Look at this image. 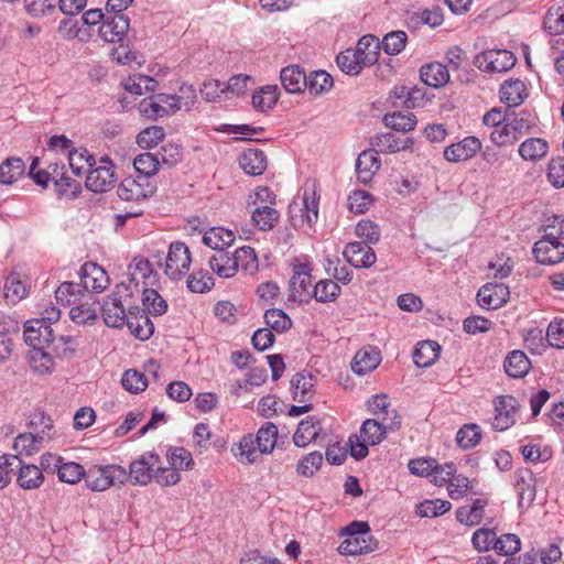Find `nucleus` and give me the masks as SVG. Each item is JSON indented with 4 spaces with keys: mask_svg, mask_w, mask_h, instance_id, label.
<instances>
[{
    "mask_svg": "<svg viewBox=\"0 0 564 564\" xmlns=\"http://www.w3.org/2000/svg\"><path fill=\"white\" fill-rule=\"evenodd\" d=\"M237 269L241 268L245 272L253 274L258 270V259L254 250L249 246H243L232 253Z\"/></svg>",
    "mask_w": 564,
    "mask_h": 564,
    "instance_id": "09e8293b",
    "label": "nucleus"
},
{
    "mask_svg": "<svg viewBox=\"0 0 564 564\" xmlns=\"http://www.w3.org/2000/svg\"><path fill=\"white\" fill-rule=\"evenodd\" d=\"M43 443L33 432L21 433L14 438L13 455H17L18 459L20 456H32L40 452Z\"/></svg>",
    "mask_w": 564,
    "mask_h": 564,
    "instance_id": "e433bc0d",
    "label": "nucleus"
},
{
    "mask_svg": "<svg viewBox=\"0 0 564 564\" xmlns=\"http://www.w3.org/2000/svg\"><path fill=\"white\" fill-rule=\"evenodd\" d=\"M293 275L290 279V299L294 302H306L312 296L311 269L306 263L293 264Z\"/></svg>",
    "mask_w": 564,
    "mask_h": 564,
    "instance_id": "1a4fd4ad",
    "label": "nucleus"
},
{
    "mask_svg": "<svg viewBox=\"0 0 564 564\" xmlns=\"http://www.w3.org/2000/svg\"><path fill=\"white\" fill-rule=\"evenodd\" d=\"M24 340L33 348L50 346L53 341V329L45 321L32 319L24 325Z\"/></svg>",
    "mask_w": 564,
    "mask_h": 564,
    "instance_id": "4468645a",
    "label": "nucleus"
},
{
    "mask_svg": "<svg viewBox=\"0 0 564 564\" xmlns=\"http://www.w3.org/2000/svg\"><path fill=\"white\" fill-rule=\"evenodd\" d=\"M128 481L127 470L120 465L91 466L86 470L85 484L91 491L101 492L113 485Z\"/></svg>",
    "mask_w": 564,
    "mask_h": 564,
    "instance_id": "f03ea898",
    "label": "nucleus"
},
{
    "mask_svg": "<svg viewBox=\"0 0 564 564\" xmlns=\"http://www.w3.org/2000/svg\"><path fill=\"white\" fill-rule=\"evenodd\" d=\"M68 162L73 173L77 176L87 173L96 164L94 155L84 148L70 150Z\"/></svg>",
    "mask_w": 564,
    "mask_h": 564,
    "instance_id": "ea45409f",
    "label": "nucleus"
},
{
    "mask_svg": "<svg viewBox=\"0 0 564 564\" xmlns=\"http://www.w3.org/2000/svg\"><path fill=\"white\" fill-rule=\"evenodd\" d=\"M279 213L276 209L263 206L258 207L251 215L252 223L260 230H270L279 219Z\"/></svg>",
    "mask_w": 564,
    "mask_h": 564,
    "instance_id": "3c124183",
    "label": "nucleus"
},
{
    "mask_svg": "<svg viewBox=\"0 0 564 564\" xmlns=\"http://www.w3.org/2000/svg\"><path fill=\"white\" fill-rule=\"evenodd\" d=\"M544 29L552 34L564 33V6L549 9L544 18Z\"/></svg>",
    "mask_w": 564,
    "mask_h": 564,
    "instance_id": "774afa93",
    "label": "nucleus"
},
{
    "mask_svg": "<svg viewBox=\"0 0 564 564\" xmlns=\"http://www.w3.org/2000/svg\"><path fill=\"white\" fill-rule=\"evenodd\" d=\"M408 35L404 31H392L382 39V48L389 55L400 54L406 44Z\"/></svg>",
    "mask_w": 564,
    "mask_h": 564,
    "instance_id": "69168bd1",
    "label": "nucleus"
},
{
    "mask_svg": "<svg viewBox=\"0 0 564 564\" xmlns=\"http://www.w3.org/2000/svg\"><path fill=\"white\" fill-rule=\"evenodd\" d=\"M393 417L388 421L387 417L381 419H367L360 429V436L368 443V445H377L386 436L388 431H395L400 427L401 421L399 420L397 412L392 411Z\"/></svg>",
    "mask_w": 564,
    "mask_h": 564,
    "instance_id": "423d86ee",
    "label": "nucleus"
},
{
    "mask_svg": "<svg viewBox=\"0 0 564 564\" xmlns=\"http://www.w3.org/2000/svg\"><path fill=\"white\" fill-rule=\"evenodd\" d=\"M129 30V19L124 14L107 17L99 26V36L108 43L121 42Z\"/></svg>",
    "mask_w": 564,
    "mask_h": 564,
    "instance_id": "ddd939ff",
    "label": "nucleus"
},
{
    "mask_svg": "<svg viewBox=\"0 0 564 564\" xmlns=\"http://www.w3.org/2000/svg\"><path fill=\"white\" fill-rule=\"evenodd\" d=\"M293 400L305 403L315 394V378L312 373L299 372L291 380Z\"/></svg>",
    "mask_w": 564,
    "mask_h": 564,
    "instance_id": "aec40b11",
    "label": "nucleus"
},
{
    "mask_svg": "<svg viewBox=\"0 0 564 564\" xmlns=\"http://www.w3.org/2000/svg\"><path fill=\"white\" fill-rule=\"evenodd\" d=\"M321 431L319 420L316 416H310L299 423L297 430L293 435V442L299 447H305L317 438Z\"/></svg>",
    "mask_w": 564,
    "mask_h": 564,
    "instance_id": "cd10ccee",
    "label": "nucleus"
},
{
    "mask_svg": "<svg viewBox=\"0 0 564 564\" xmlns=\"http://www.w3.org/2000/svg\"><path fill=\"white\" fill-rule=\"evenodd\" d=\"M533 253L539 263L555 264L564 259V243L550 232L534 243Z\"/></svg>",
    "mask_w": 564,
    "mask_h": 564,
    "instance_id": "0eeeda50",
    "label": "nucleus"
},
{
    "mask_svg": "<svg viewBox=\"0 0 564 564\" xmlns=\"http://www.w3.org/2000/svg\"><path fill=\"white\" fill-rule=\"evenodd\" d=\"M509 289L503 283H488L477 293L478 304L488 310L501 307L509 299Z\"/></svg>",
    "mask_w": 564,
    "mask_h": 564,
    "instance_id": "dca6fc26",
    "label": "nucleus"
},
{
    "mask_svg": "<svg viewBox=\"0 0 564 564\" xmlns=\"http://www.w3.org/2000/svg\"><path fill=\"white\" fill-rule=\"evenodd\" d=\"M531 362L522 350L510 351L503 361V369L508 377L519 379L527 376Z\"/></svg>",
    "mask_w": 564,
    "mask_h": 564,
    "instance_id": "b1692460",
    "label": "nucleus"
},
{
    "mask_svg": "<svg viewBox=\"0 0 564 564\" xmlns=\"http://www.w3.org/2000/svg\"><path fill=\"white\" fill-rule=\"evenodd\" d=\"M485 513V502L476 499L471 506H463L456 510V519L464 525L475 527L478 525Z\"/></svg>",
    "mask_w": 564,
    "mask_h": 564,
    "instance_id": "58836bf2",
    "label": "nucleus"
},
{
    "mask_svg": "<svg viewBox=\"0 0 564 564\" xmlns=\"http://www.w3.org/2000/svg\"><path fill=\"white\" fill-rule=\"evenodd\" d=\"M264 321L268 328L276 333H283L291 328L292 321L288 314L280 308H270L264 313Z\"/></svg>",
    "mask_w": 564,
    "mask_h": 564,
    "instance_id": "4d7b16f0",
    "label": "nucleus"
},
{
    "mask_svg": "<svg viewBox=\"0 0 564 564\" xmlns=\"http://www.w3.org/2000/svg\"><path fill=\"white\" fill-rule=\"evenodd\" d=\"M235 457L242 464H251L257 459V451L254 447V440L251 435L243 436L232 447Z\"/></svg>",
    "mask_w": 564,
    "mask_h": 564,
    "instance_id": "8fccbe9b",
    "label": "nucleus"
},
{
    "mask_svg": "<svg viewBox=\"0 0 564 564\" xmlns=\"http://www.w3.org/2000/svg\"><path fill=\"white\" fill-rule=\"evenodd\" d=\"M533 127L534 122L528 113H507L503 124L491 131L490 140L498 147L512 145Z\"/></svg>",
    "mask_w": 564,
    "mask_h": 564,
    "instance_id": "f257e3e1",
    "label": "nucleus"
},
{
    "mask_svg": "<svg viewBox=\"0 0 564 564\" xmlns=\"http://www.w3.org/2000/svg\"><path fill=\"white\" fill-rule=\"evenodd\" d=\"M128 295H130V286L126 283H119L104 301L100 310L107 326L119 328L127 323L128 313L123 304V296Z\"/></svg>",
    "mask_w": 564,
    "mask_h": 564,
    "instance_id": "7ed1b4c3",
    "label": "nucleus"
},
{
    "mask_svg": "<svg viewBox=\"0 0 564 564\" xmlns=\"http://www.w3.org/2000/svg\"><path fill=\"white\" fill-rule=\"evenodd\" d=\"M416 117L411 112H393L391 115L384 116L386 126L400 132H408L413 130L416 126Z\"/></svg>",
    "mask_w": 564,
    "mask_h": 564,
    "instance_id": "864d4df0",
    "label": "nucleus"
},
{
    "mask_svg": "<svg viewBox=\"0 0 564 564\" xmlns=\"http://www.w3.org/2000/svg\"><path fill=\"white\" fill-rule=\"evenodd\" d=\"M525 96V86L520 79L508 80L501 86L500 98L509 107L520 105Z\"/></svg>",
    "mask_w": 564,
    "mask_h": 564,
    "instance_id": "a19ab883",
    "label": "nucleus"
},
{
    "mask_svg": "<svg viewBox=\"0 0 564 564\" xmlns=\"http://www.w3.org/2000/svg\"><path fill=\"white\" fill-rule=\"evenodd\" d=\"M30 364L41 375L50 372L54 367L53 358L45 351V347L33 348L30 351Z\"/></svg>",
    "mask_w": 564,
    "mask_h": 564,
    "instance_id": "338daca9",
    "label": "nucleus"
},
{
    "mask_svg": "<svg viewBox=\"0 0 564 564\" xmlns=\"http://www.w3.org/2000/svg\"><path fill=\"white\" fill-rule=\"evenodd\" d=\"M25 172V164L19 158H9L0 165V183L11 185Z\"/></svg>",
    "mask_w": 564,
    "mask_h": 564,
    "instance_id": "79ce46f5",
    "label": "nucleus"
},
{
    "mask_svg": "<svg viewBox=\"0 0 564 564\" xmlns=\"http://www.w3.org/2000/svg\"><path fill=\"white\" fill-rule=\"evenodd\" d=\"M159 463V455L144 453L130 464L129 471H127L128 480L130 479L133 485H148L154 478L155 468Z\"/></svg>",
    "mask_w": 564,
    "mask_h": 564,
    "instance_id": "6e6552de",
    "label": "nucleus"
},
{
    "mask_svg": "<svg viewBox=\"0 0 564 564\" xmlns=\"http://www.w3.org/2000/svg\"><path fill=\"white\" fill-rule=\"evenodd\" d=\"M549 152V142L542 138H529L524 140L520 145L518 153L524 160L529 162H538L544 159Z\"/></svg>",
    "mask_w": 564,
    "mask_h": 564,
    "instance_id": "bb28decb",
    "label": "nucleus"
},
{
    "mask_svg": "<svg viewBox=\"0 0 564 564\" xmlns=\"http://www.w3.org/2000/svg\"><path fill=\"white\" fill-rule=\"evenodd\" d=\"M481 149V142L476 137H466L457 143L445 148L444 156L449 162H462L471 159Z\"/></svg>",
    "mask_w": 564,
    "mask_h": 564,
    "instance_id": "f3484780",
    "label": "nucleus"
},
{
    "mask_svg": "<svg viewBox=\"0 0 564 564\" xmlns=\"http://www.w3.org/2000/svg\"><path fill=\"white\" fill-rule=\"evenodd\" d=\"M340 292L339 285L332 280H322L312 290V296L317 302L326 303L335 301Z\"/></svg>",
    "mask_w": 564,
    "mask_h": 564,
    "instance_id": "052dcab7",
    "label": "nucleus"
},
{
    "mask_svg": "<svg viewBox=\"0 0 564 564\" xmlns=\"http://www.w3.org/2000/svg\"><path fill=\"white\" fill-rule=\"evenodd\" d=\"M380 44L378 39L375 35H365L362 36L354 51L357 56L361 59L360 63H364L366 66H371L377 63L379 57Z\"/></svg>",
    "mask_w": 564,
    "mask_h": 564,
    "instance_id": "2f4dec72",
    "label": "nucleus"
},
{
    "mask_svg": "<svg viewBox=\"0 0 564 564\" xmlns=\"http://www.w3.org/2000/svg\"><path fill=\"white\" fill-rule=\"evenodd\" d=\"M420 78L427 86L440 88L449 82V72L444 64L440 62H433L421 67Z\"/></svg>",
    "mask_w": 564,
    "mask_h": 564,
    "instance_id": "4be33fe9",
    "label": "nucleus"
},
{
    "mask_svg": "<svg viewBox=\"0 0 564 564\" xmlns=\"http://www.w3.org/2000/svg\"><path fill=\"white\" fill-rule=\"evenodd\" d=\"M451 508V502L446 500H425L417 506L416 512L422 518H434L446 513Z\"/></svg>",
    "mask_w": 564,
    "mask_h": 564,
    "instance_id": "0e129e2a",
    "label": "nucleus"
},
{
    "mask_svg": "<svg viewBox=\"0 0 564 564\" xmlns=\"http://www.w3.org/2000/svg\"><path fill=\"white\" fill-rule=\"evenodd\" d=\"M102 165L91 167L87 172L86 187L95 193H104L110 189L116 182L108 158L101 159Z\"/></svg>",
    "mask_w": 564,
    "mask_h": 564,
    "instance_id": "f8f14e48",
    "label": "nucleus"
},
{
    "mask_svg": "<svg viewBox=\"0 0 564 564\" xmlns=\"http://www.w3.org/2000/svg\"><path fill=\"white\" fill-rule=\"evenodd\" d=\"M333 86L332 76L325 70L313 72L307 77L306 88L311 95L317 96L327 93Z\"/></svg>",
    "mask_w": 564,
    "mask_h": 564,
    "instance_id": "5fc2aeb1",
    "label": "nucleus"
},
{
    "mask_svg": "<svg viewBox=\"0 0 564 564\" xmlns=\"http://www.w3.org/2000/svg\"><path fill=\"white\" fill-rule=\"evenodd\" d=\"M495 416L491 426L495 431H506L511 427L516 422V414L518 411V402L511 395H500L495 402Z\"/></svg>",
    "mask_w": 564,
    "mask_h": 564,
    "instance_id": "9d476101",
    "label": "nucleus"
},
{
    "mask_svg": "<svg viewBox=\"0 0 564 564\" xmlns=\"http://www.w3.org/2000/svg\"><path fill=\"white\" fill-rule=\"evenodd\" d=\"M26 294V286L18 273L8 276L4 284V297L8 302L15 304Z\"/></svg>",
    "mask_w": 564,
    "mask_h": 564,
    "instance_id": "680f3d73",
    "label": "nucleus"
},
{
    "mask_svg": "<svg viewBox=\"0 0 564 564\" xmlns=\"http://www.w3.org/2000/svg\"><path fill=\"white\" fill-rule=\"evenodd\" d=\"M130 333L140 340L149 339L154 333V325L145 311L139 307L128 311V321L126 323Z\"/></svg>",
    "mask_w": 564,
    "mask_h": 564,
    "instance_id": "a211bd4d",
    "label": "nucleus"
},
{
    "mask_svg": "<svg viewBox=\"0 0 564 564\" xmlns=\"http://www.w3.org/2000/svg\"><path fill=\"white\" fill-rule=\"evenodd\" d=\"M30 432H33L42 442L51 441L55 437L53 420L42 412L34 413L29 422Z\"/></svg>",
    "mask_w": 564,
    "mask_h": 564,
    "instance_id": "c9c22d12",
    "label": "nucleus"
},
{
    "mask_svg": "<svg viewBox=\"0 0 564 564\" xmlns=\"http://www.w3.org/2000/svg\"><path fill=\"white\" fill-rule=\"evenodd\" d=\"M235 241V235L231 230L213 227L207 230L203 236V242L214 250L225 251V248L230 247Z\"/></svg>",
    "mask_w": 564,
    "mask_h": 564,
    "instance_id": "f704fd0d",
    "label": "nucleus"
},
{
    "mask_svg": "<svg viewBox=\"0 0 564 564\" xmlns=\"http://www.w3.org/2000/svg\"><path fill=\"white\" fill-rule=\"evenodd\" d=\"M378 546L375 538L347 536L338 547L341 555H359L373 552Z\"/></svg>",
    "mask_w": 564,
    "mask_h": 564,
    "instance_id": "a878e982",
    "label": "nucleus"
},
{
    "mask_svg": "<svg viewBox=\"0 0 564 564\" xmlns=\"http://www.w3.org/2000/svg\"><path fill=\"white\" fill-rule=\"evenodd\" d=\"M239 165L249 175H261L267 169V156L259 149H248L240 155Z\"/></svg>",
    "mask_w": 564,
    "mask_h": 564,
    "instance_id": "5701e85b",
    "label": "nucleus"
},
{
    "mask_svg": "<svg viewBox=\"0 0 564 564\" xmlns=\"http://www.w3.org/2000/svg\"><path fill=\"white\" fill-rule=\"evenodd\" d=\"M337 65L341 72L348 75H358L366 65L352 50L341 52L336 58Z\"/></svg>",
    "mask_w": 564,
    "mask_h": 564,
    "instance_id": "e2e57ef3",
    "label": "nucleus"
},
{
    "mask_svg": "<svg viewBox=\"0 0 564 564\" xmlns=\"http://www.w3.org/2000/svg\"><path fill=\"white\" fill-rule=\"evenodd\" d=\"M85 468L75 462H62L59 468H57L58 480L66 484H77L83 478L85 479Z\"/></svg>",
    "mask_w": 564,
    "mask_h": 564,
    "instance_id": "603ef678",
    "label": "nucleus"
},
{
    "mask_svg": "<svg viewBox=\"0 0 564 564\" xmlns=\"http://www.w3.org/2000/svg\"><path fill=\"white\" fill-rule=\"evenodd\" d=\"M380 167L377 151H362L356 161V174L362 184H368Z\"/></svg>",
    "mask_w": 564,
    "mask_h": 564,
    "instance_id": "412c9836",
    "label": "nucleus"
},
{
    "mask_svg": "<svg viewBox=\"0 0 564 564\" xmlns=\"http://www.w3.org/2000/svg\"><path fill=\"white\" fill-rule=\"evenodd\" d=\"M278 437V427L273 423H265L257 433L258 448L262 454H269L273 451Z\"/></svg>",
    "mask_w": 564,
    "mask_h": 564,
    "instance_id": "49530a36",
    "label": "nucleus"
},
{
    "mask_svg": "<svg viewBox=\"0 0 564 564\" xmlns=\"http://www.w3.org/2000/svg\"><path fill=\"white\" fill-rule=\"evenodd\" d=\"M52 175L58 195L76 197L80 193V184L64 173L59 174L57 166L54 167Z\"/></svg>",
    "mask_w": 564,
    "mask_h": 564,
    "instance_id": "de8ad7c7",
    "label": "nucleus"
},
{
    "mask_svg": "<svg viewBox=\"0 0 564 564\" xmlns=\"http://www.w3.org/2000/svg\"><path fill=\"white\" fill-rule=\"evenodd\" d=\"M154 188L151 183H145L139 177L128 176L120 183L117 193L121 200L132 202L140 206V202L151 196Z\"/></svg>",
    "mask_w": 564,
    "mask_h": 564,
    "instance_id": "9b49d317",
    "label": "nucleus"
},
{
    "mask_svg": "<svg viewBox=\"0 0 564 564\" xmlns=\"http://www.w3.org/2000/svg\"><path fill=\"white\" fill-rule=\"evenodd\" d=\"M209 267L219 278L224 279L234 276L238 271L232 253L221 250L210 257Z\"/></svg>",
    "mask_w": 564,
    "mask_h": 564,
    "instance_id": "473e14b6",
    "label": "nucleus"
},
{
    "mask_svg": "<svg viewBox=\"0 0 564 564\" xmlns=\"http://www.w3.org/2000/svg\"><path fill=\"white\" fill-rule=\"evenodd\" d=\"M344 257L356 268H370L376 262L373 249L366 242H350L344 250Z\"/></svg>",
    "mask_w": 564,
    "mask_h": 564,
    "instance_id": "6ab92c4d",
    "label": "nucleus"
},
{
    "mask_svg": "<svg viewBox=\"0 0 564 564\" xmlns=\"http://www.w3.org/2000/svg\"><path fill=\"white\" fill-rule=\"evenodd\" d=\"M533 475L530 470L523 469L517 471L516 488L520 498V502L523 500L532 501L535 496L533 486Z\"/></svg>",
    "mask_w": 564,
    "mask_h": 564,
    "instance_id": "bf43d9fd",
    "label": "nucleus"
},
{
    "mask_svg": "<svg viewBox=\"0 0 564 564\" xmlns=\"http://www.w3.org/2000/svg\"><path fill=\"white\" fill-rule=\"evenodd\" d=\"M480 440L481 432L477 424H466L456 434V442L464 449L475 447Z\"/></svg>",
    "mask_w": 564,
    "mask_h": 564,
    "instance_id": "13d9d810",
    "label": "nucleus"
},
{
    "mask_svg": "<svg viewBox=\"0 0 564 564\" xmlns=\"http://www.w3.org/2000/svg\"><path fill=\"white\" fill-rule=\"evenodd\" d=\"M517 62L512 52L507 50H489L476 55L474 64L487 73H503L514 66Z\"/></svg>",
    "mask_w": 564,
    "mask_h": 564,
    "instance_id": "20e7f679",
    "label": "nucleus"
},
{
    "mask_svg": "<svg viewBox=\"0 0 564 564\" xmlns=\"http://www.w3.org/2000/svg\"><path fill=\"white\" fill-rule=\"evenodd\" d=\"M192 259L184 242H172L165 260V274L172 280L182 279L189 270Z\"/></svg>",
    "mask_w": 564,
    "mask_h": 564,
    "instance_id": "39448f33",
    "label": "nucleus"
},
{
    "mask_svg": "<svg viewBox=\"0 0 564 564\" xmlns=\"http://www.w3.org/2000/svg\"><path fill=\"white\" fill-rule=\"evenodd\" d=\"M380 360L379 351L372 347L361 349L356 352L351 362V369L355 373L362 376L376 369Z\"/></svg>",
    "mask_w": 564,
    "mask_h": 564,
    "instance_id": "c756f323",
    "label": "nucleus"
},
{
    "mask_svg": "<svg viewBox=\"0 0 564 564\" xmlns=\"http://www.w3.org/2000/svg\"><path fill=\"white\" fill-rule=\"evenodd\" d=\"M159 156L150 152L141 153L133 160V166L139 174L138 177L145 183H150L149 177L159 171Z\"/></svg>",
    "mask_w": 564,
    "mask_h": 564,
    "instance_id": "4c0bfd02",
    "label": "nucleus"
},
{
    "mask_svg": "<svg viewBox=\"0 0 564 564\" xmlns=\"http://www.w3.org/2000/svg\"><path fill=\"white\" fill-rule=\"evenodd\" d=\"M69 317L78 324H87L97 318L98 303L93 295H87L83 301L72 304Z\"/></svg>",
    "mask_w": 564,
    "mask_h": 564,
    "instance_id": "393cba45",
    "label": "nucleus"
},
{
    "mask_svg": "<svg viewBox=\"0 0 564 564\" xmlns=\"http://www.w3.org/2000/svg\"><path fill=\"white\" fill-rule=\"evenodd\" d=\"M281 84L290 94H296L303 90L307 85V76L300 66H286L280 73Z\"/></svg>",
    "mask_w": 564,
    "mask_h": 564,
    "instance_id": "c85d7f7f",
    "label": "nucleus"
},
{
    "mask_svg": "<svg viewBox=\"0 0 564 564\" xmlns=\"http://www.w3.org/2000/svg\"><path fill=\"white\" fill-rule=\"evenodd\" d=\"M80 284L84 291L99 293L104 291L109 278L107 272L97 263L87 262L80 268Z\"/></svg>",
    "mask_w": 564,
    "mask_h": 564,
    "instance_id": "2eb2a0df",
    "label": "nucleus"
},
{
    "mask_svg": "<svg viewBox=\"0 0 564 564\" xmlns=\"http://www.w3.org/2000/svg\"><path fill=\"white\" fill-rule=\"evenodd\" d=\"M142 305L144 307L142 311L148 315H162L167 311L166 301L154 289H143Z\"/></svg>",
    "mask_w": 564,
    "mask_h": 564,
    "instance_id": "c03bdc74",
    "label": "nucleus"
},
{
    "mask_svg": "<svg viewBox=\"0 0 564 564\" xmlns=\"http://www.w3.org/2000/svg\"><path fill=\"white\" fill-rule=\"evenodd\" d=\"M441 346L432 340H424L416 345L413 361L420 368L430 367L440 356Z\"/></svg>",
    "mask_w": 564,
    "mask_h": 564,
    "instance_id": "72a5a7b5",
    "label": "nucleus"
},
{
    "mask_svg": "<svg viewBox=\"0 0 564 564\" xmlns=\"http://www.w3.org/2000/svg\"><path fill=\"white\" fill-rule=\"evenodd\" d=\"M17 468H19L17 482L21 488L32 490L40 488L44 482V475L39 466L33 464L22 465L20 462Z\"/></svg>",
    "mask_w": 564,
    "mask_h": 564,
    "instance_id": "7c9ffc66",
    "label": "nucleus"
},
{
    "mask_svg": "<svg viewBox=\"0 0 564 564\" xmlns=\"http://www.w3.org/2000/svg\"><path fill=\"white\" fill-rule=\"evenodd\" d=\"M83 288L80 283L63 282L55 291V297L61 305H72L80 301L79 296L83 295Z\"/></svg>",
    "mask_w": 564,
    "mask_h": 564,
    "instance_id": "a18cd8bd",
    "label": "nucleus"
},
{
    "mask_svg": "<svg viewBox=\"0 0 564 564\" xmlns=\"http://www.w3.org/2000/svg\"><path fill=\"white\" fill-rule=\"evenodd\" d=\"M156 86L158 82L155 79L142 74L130 76L124 82L126 90L134 95H142L144 91H154Z\"/></svg>",
    "mask_w": 564,
    "mask_h": 564,
    "instance_id": "6e6d98bb",
    "label": "nucleus"
},
{
    "mask_svg": "<svg viewBox=\"0 0 564 564\" xmlns=\"http://www.w3.org/2000/svg\"><path fill=\"white\" fill-rule=\"evenodd\" d=\"M278 99V86L268 85L252 95V105L259 111H267L273 108Z\"/></svg>",
    "mask_w": 564,
    "mask_h": 564,
    "instance_id": "37998d69",
    "label": "nucleus"
}]
</instances>
